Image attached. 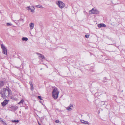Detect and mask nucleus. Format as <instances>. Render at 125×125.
I'll list each match as a JSON object with an SVG mask.
<instances>
[{
	"label": "nucleus",
	"mask_w": 125,
	"mask_h": 125,
	"mask_svg": "<svg viewBox=\"0 0 125 125\" xmlns=\"http://www.w3.org/2000/svg\"><path fill=\"white\" fill-rule=\"evenodd\" d=\"M38 123L39 124V125H41L40 124V123H39V122L38 121Z\"/></svg>",
	"instance_id": "30"
},
{
	"label": "nucleus",
	"mask_w": 125,
	"mask_h": 125,
	"mask_svg": "<svg viewBox=\"0 0 125 125\" xmlns=\"http://www.w3.org/2000/svg\"><path fill=\"white\" fill-rule=\"evenodd\" d=\"M73 105H72L70 106H69L67 107L66 109L69 111H71L73 108Z\"/></svg>",
	"instance_id": "13"
},
{
	"label": "nucleus",
	"mask_w": 125,
	"mask_h": 125,
	"mask_svg": "<svg viewBox=\"0 0 125 125\" xmlns=\"http://www.w3.org/2000/svg\"><path fill=\"white\" fill-rule=\"evenodd\" d=\"M38 97L39 99L40 100L42 99L41 96H38Z\"/></svg>",
	"instance_id": "28"
},
{
	"label": "nucleus",
	"mask_w": 125,
	"mask_h": 125,
	"mask_svg": "<svg viewBox=\"0 0 125 125\" xmlns=\"http://www.w3.org/2000/svg\"><path fill=\"white\" fill-rule=\"evenodd\" d=\"M0 94L2 95H4V94L3 92H2V91H0Z\"/></svg>",
	"instance_id": "23"
},
{
	"label": "nucleus",
	"mask_w": 125,
	"mask_h": 125,
	"mask_svg": "<svg viewBox=\"0 0 125 125\" xmlns=\"http://www.w3.org/2000/svg\"><path fill=\"white\" fill-rule=\"evenodd\" d=\"M5 91L6 92H7L8 93V96H10L11 94V91L10 89H5Z\"/></svg>",
	"instance_id": "7"
},
{
	"label": "nucleus",
	"mask_w": 125,
	"mask_h": 125,
	"mask_svg": "<svg viewBox=\"0 0 125 125\" xmlns=\"http://www.w3.org/2000/svg\"><path fill=\"white\" fill-rule=\"evenodd\" d=\"M81 121L82 123H83V124H87L88 125H89V122L83 120H81Z\"/></svg>",
	"instance_id": "12"
},
{
	"label": "nucleus",
	"mask_w": 125,
	"mask_h": 125,
	"mask_svg": "<svg viewBox=\"0 0 125 125\" xmlns=\"http://www.w3.org/2000/svg\"><path fill=\"white\" fill-rule=\"evenodd\" d=\"M55 3L61 9L63 8L65 6L64 3L60 0L56 1Z\"/></svg>",
	"instance_id": "2"
},
{
	"label": "nucleus",
	"mask_w": 125,
	"mask_h": 125,
	"mask_svg": "<svg viewBox=\"0 0 125 125\" xmlns=\"http://www.w3.org/2000/svg\"><path fill=\"white\" fill-rule=\"evenodd\" d=\"M13 21H14L15 22V21H14V20H13Z\"/></svg>",
	"instance_id": "33"
},
{
	"label": "nucleus",
	"mask_w": 125,
	"mask_h": 125,
	"mask_svg": "<svg viewBox=\"0 0 125 125\" xmlns=\"http://www.w3.org/2000/svg\"><path fill=\"white\" fill-rule=\"evenodd\" d=\"M35 7L37 8H43V7L42 6V5H36L35 6Z\"/></svg>",
	"instance_id": "15"
},
{
	"label": "nucleus",
	"mask_w": 125,
	"mask_h": 125,
	"mask_svg": "<svg viewBox=\"0 0 125 125\" xmlns=\"http://www.w3.org/2000/svg\"><path fill=\"white\" fill-rule=\"evenodd\" d=\"M1 47L3 53L6 55L7 53V51L6 48L3 44H1Z\"/></svg>",
	"instance_id": "4"
},
{
	"label": "nucleus",
	"mask_w": 125,
	"mask_h": 125,
	"mask_svg": "<svg viewBox=\"0 0 125 125\" xmlns=\"http://www.w3.org/2000/svg\"><path fill=\"white\" fill-rule=\"evenodd\" d=\"M30 84L31 86V85H33L32 84V83L31 82H30Z\"/></svg>",
	"instance_id": "29"
},
{
	"label": "nucleus",
	"mask_w": 125,
	"mask_h": 125,
	"mask_svg": "<svg viewBox=\"0 0 125 125\" xmlns=\"http://www.w3.org/2000/svg\"><path fill=\"white\" fill-rule=\"evenodd\" d=\"M40 63L41 64H43V63L42 62H41Z\"/></svg>",
	"instance_id": "31"
},
{
	"label": "nucleus",
	"mask_w": 125,
	"mask_h": 125,
	"mask_svg": "<svg viewBox=\"0 0 125 125\" xmlns=\"http://www.w3.org/2000/svg\"><path fill=\"white\" fill-rule=\"evenodd\" d=\"M32 7L33 9L31 8H30V6H29L26 8V9L29 11V10H30L31 12H34V10L35 9V8L33 6H32Z\"/></svg>",
	"instance_id": "5"
},
{
	"label": "nucleus",
	"mask_w": 125,
	"mask_h": 125,
	"mask_svg": "<svg viewBox=\"0 0 125 125\" xmlns=\"http://www.w3.org/2000/svg\"><path fill=\"white\" fill-rule=\"evenodd\" d=\"M10 108L12 110H16L18 109V107L15 105L11 106Z\"/></svg>",
	"instance_id": "10"
},
{
	"label": "nucleus",
	"mask_w": 125,
	"mask_h": 125,
	"mask_svg": "<svg viewBox=\"0 0 125 125\" xmlns=\"http://www.w3.org/2000/svg\"><path fill=\"white\" fill-rule=\"evenodd\" d=\"M59 93V92L57 89L55 88L53 89L52 93V97L55 99H57Z\"/></svg>",
	"instance_id": "1"
},
{
	"label": "nucleus",
	"mask_w": 125,
	"mask_h": 125,
	"mask_svg": "<svg viewBox=\"0 0 125 125\" xmlns=\"http://www.w3.org/2000/svg\"><path fill=\"white\" fill-rule=\"evenodd\" d=\"M5 125H7L6 123H5Z\"/></svg>",
	"instance_id": "32"
},
{
	"label": "nucleus",
	"mask_w": 125,
	"mask_h": 125,
	"mask_svg": "<svg viewBox=\"0 0 125 125\" xmlns=\"http://www.w3.org/2000/svg\"><path fill=\"white\" fill-rule=\"evenodd\" d=\"M12 99L13 100H14L17 101V99L16 98H13Z\"/></svg>",
	"instance_id": "26"
},
{
	"label": "nucleus",
	"mask_w": 125,
	"mask_h": 125,
	"mask_svg": "<svg viewBox=\"0 0 125 125\" xmlns=\"http://www.w3.org/2000/svg\"><path fill=\"white\" fill-rule=\"evenodd\" d=\"M22 21L23 22V21H24V20H23V19H22L21 18L20 19V20H18L17 21V22H18L19 21Z\"/></svg>",
	"instance_id": "20"
},
{
	"label": "nucleus",
	"mask_w": 125,
	"mask_h": 125,
	"mask_svg": "<svg viewBox=\"0 0 125 125\" xmlns=\"http://www.w3.org/2000/svg\"><path fill=\"white\" fill-rule=\"evenodd\" d=\"M24 101V100L22 99L18 104H19L21 103L22 104H23Z\"/></svg>",
	"instance_id": "17"
},
{
	"label": "nucleus",
	"mask_w": 125,
	"mask_h": 125,
	"mask_svg": "<svg viewBox=\"0 0 125 125\" xmlns=\"http://www.w3.org/2000/svg\"><path fill=\"white\" fill-rule=\"evenodd\" d=\"M8 103V101L6 100H5L1 103V105L3 107L5 106Z\"/></svg>",
	"instance_id": "6"
},
{
	"label": "nucleus",
	"mask_w": 125,
	"mask_h": 125,
	"mask_svg": "<svg viewBox=\"0 0 125 125\" xmlns=\"http://www.w3.org/2000/svg\"><path fill=\"white\" fill-rule=\"evenodd\" d=\"M85 36L86 38H88L89 37V35H85Z\"/></svg>",
	"instance_id": "27"
},
{
	"label": "nucleus",
	"mask_w": 125,
	"mask_h": 125,
	"mask_svg": "<svg viewBox=\"0 0 125 125\" xmlns=\"http://www.w3.org/2000/svg\"><path fill=\"white\" fill-rule=\"evenodd\" d=\"M41 60V61H42V59Z\"/></svg>",
	"instance_id": "35"
},
{
	"label": "nucleus",
	"mask_w": 125,
	"mask_h": 125,
	"mask_svg": "<svg viewBox=\"0 0 125 125\" xmlns=\"http://www.w3.org/2000/svg\"><path fill=\"white\" fill-rule=\"evenodd\" d=\"M98 26L99 28H101L102 27H106V25L103 23L98 24L97 25Z\"/></svg>",
	"instance_id": "9"
},
{
	"label": "nucleus",
	"mask_w": 125,
	"mask_h": 125,
	"mask_svg": "<svg viewBox=\"0 0 125 125\" xmlns=\"http://www.w3.org/2000/svg\"><path fill=\"white\" fill-rule=\"evenodd\" d=\"M105 102L104 101H103L101 102L100 103V104L101 106H103V105L105 104Z\"/></svg>",
	"instance_id": "18"
},
{
	"label": "nucleus",
	"mask_w": 125,
	"mask_h": 125,
	"mask_svg": "<svg viewBox=\"0 0 125 125\" xmlns=\"http://www.w3.org/2000/svg\"><path fill=\"white\" fill-rule=\"evenodd\" d=\"M37 54L38 55V56L40 59V58H42V59H45V58L44 56L42 54H41L39 53H37Z\"/></svg>",
	"instance_id": "8"
},
{
	"label": "nucleus",
	"mask_w": 125,
	"mask_h": 125,
	"mask_svg": "<svg viewBox=\"0 0 125 125\" xmlns=\"http://www.w3.org/2000/svg\"><path fill=\"white\" fill-rule=\"evenodd\" d=\"M4 84V82L3 81L0 82V88L3 86Z\"/></svg>",
	"instance_id": "14"
},
{
	"label": "nucleus",
	"mask_w": 125,
	"mask_h": 125,
	"mask_svg": "<svg viewBox=\"0 0 125 125\" xmlns=\"http://www.w3.org/2000/svg\"><path fill=\"white\" fill-rule=\"evenodd\" d=\"M22 40L23 41H28V39L27 38L23 37L22 38Z\"/></svg>",
	"instance_id": "16"
},
{
	"label": "nucleus",
	"mask_w": 125,
	"mask_h": 125,
	"mask_svg": "<svg viewBox=\"0 0 125 125\" xmlns=\"http://www.w3.org/2000/svg\"><path fill=\"white\" fill-rule=\"evenodd\" d=\"M6 25L7 26H11L12 25V24L11 23H7Z\"/></svg>",
	"instance_id": "21"
},
{
	"label": "nucleus",
	"mask_w": 125,
	"mask_h": 125,
	"mask_svg": "<svg viewBox=\"0 0 125 125\" xmlns=\"http://www.w3.org/2000/svg\"><path fill=\"white\" fill-rule=\"evenodd\" d=\"M89 13L90 14H98L99 13V11L98 10L93 8L91 10L89 11Z\"/></svg>",
	"instance_id": "3"
},
{
	"label": "nucleus",
	"mask_w": 125,
	"mask_h": 125,
	"mask_svg": "<svg viewBox=\"0 0 125 125\" xmlns=\"http://www.w3.org/2000/svg\"><path fill=\"white\" fill-rule=\"evenodd\" d=\"M5 93L4 92V94H5Z\"/></svg>",
	"instance_id": "34"
},
{
	"label": "nucleus",
	"mask_w": 125,
	"mask_h": 125,
	"mask_svg": "<svg viewBox=\"0 0 125 125\" xmlns=\"http://www.w3.org/2000/svg\"><path fill=\"white\" fill-rule=\"evenodd\" d=\"M55 122L56 123H59V121L58 120H55Z\"/></svg>",
	"instance_id": "25"
},
{
	"label": "nucleus",
	"mask_w": 125,
	"mask_h": 125,
	"mask_svg": "<svg viewBox=\"0 0 125 125\" xmlns=\"http://www.w3.org/2000/svg\"><path fill=\"white\" fill-rule=\"evenodd\" d=\"M34 24L33 23H31L29 24L30 27L31 29H32L34 27Z\"/></svg>",
	"instance_id": "11"
},
{
	"label": "nucleus",
	"mask_w": 125,
	"mask_h": 125,
	"mask_svg": "<svg viewBox=\"0 0 125 125\" xmlns=\"http://www.w3.org/2000/svg\"><path fill=\"white\" fill-rule=\"evenodd\" d=\"M11 121L12 122H13V123H15V122H19V120H12Z\"/></svg>",
	"instance_id": "19"
},
{
	"label": "nucleus",
	"mask_w": 125,
	"mask_h": 125,
	"mask_svg": "<svg viewBox=\"0 0 125 125\" xmlns=\"http://www.w3.org/2000/svg\"><path fill=\"white\" fill-rule=\"evenodd\" d=\"M31 86V91H33L34 89V88L33 85H32Z\"/></svg>",
	"instance_id": "22"
},
{
	"label": "nucleus",
	"mask_w": 125,
	"mask_h": 125,
	"mask_svg": "<svg viewBox=\"0 0 125 125\" xmlns=\"http://www.w3.org/2000/svg\"><path fill=\"white\" fill-rule=\"evenodd\" d=\"M1 118H0V121L1 122H2V123H3V124L4 125H5V123L4 122V121H3V120H1Z\"/></svg>",
	"instance_id": "24"
}]
</instances>
